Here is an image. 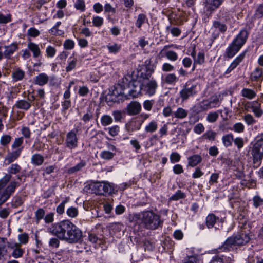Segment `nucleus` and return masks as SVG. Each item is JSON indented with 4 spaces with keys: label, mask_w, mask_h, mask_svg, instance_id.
Returning <instances> with one entry per match:
<instances>
[{
    "label": "nucleus",
    "mask_w": 263,
    "mask_h": 263,
    "mask_svg": "<svg viewBox=\"0 0 263 263\" xmlns=\"http://www.w3.org/2000/svg\"><path fill=\"white\" fill-rule=\"evenodd\" d=\"M49 232L61 240L69 243L79 242L82 238V232L69 220H64L53 224Z\"/></svg>",
    "instance_id": "nucleus-1"
},
{
    "label": "nucleus",
    "mask_w": 263,
    "mask_h": 263,
    "mask_svg": "<svg viewBox=\"0 0 263 263\" xmlns=\"http://www.w3.org/2000/svg\"><path fill=\"white\" fill-rule=\"evenodd\" d=\"M142 84L137 80L130 81L127 87L122 88L121 85H118L110 95L112 102H119L130 98H137L142 92Z\"/></svg>",
    "instance_id": "nucleus-2"
},
{
    "label": "nucleus",
    "mask_w": 263,
    "mask_h": 263,
    "mask_svg": "<svg viewBox=\"0 0 263 263\" xmlns=\"http://www.w3.org/2000/svg\"><path fill=\"white\" fill-rule=\"evenodd\" d=\"M131 221L141 224L149 230H155L161 224L160 216L152 211H144L135 213L130 218Z\"/></svg>",
    "instance_id": "nucleus-3"
},
{
    "label": "nucleus",
    "mask_w": 263,
    "mask_h": 263,
    "mask_svg": "<svg viewBox=\"0 0 263 263\" xmlns=\"http://www.w3.org/2000/svg\"><path fill=\"white\" fill-rule=\"evenodd\" d=\"M249 235L242 233L237 235H233L228 238L218 248V252H228L236 248L237 246H243L250 240Z\"/></svg>",
    "instance_id": "nucleus-4"
},
{
    "label": "nucleus",
    "mask_w": 263,
    "mask_h": 263,
    "mask_svg": "<svg viewBox=\"0 0 263 263\" xmlns=\"http://www.w3.org/2000/svg\"><path fill=\"white\" fill-rule=\"evenodd\" d=\"M249 235L242 233L237 235H233L228 238L218 248V252H228L236 248L237 246H243L250 240Z\"/></svg>",
    "instance_id": "nucleus-5"
},
{
    "label": "nucleus",
    "mask_w": 263,
    "mask_h": 263,
    "mask_svg": "<svg viewBox=\"0 0 263 263\" xmlns=\"http://www.w3.org/2000/svg\"><path fill=\"white\" fill-rule=\"evenodd\" d=\"M11 176L6 174L0 179V205L5 203L14 193L15 189L20 185L17 181H12L4 189L11 179Z\"/></svg>",
    "instance_id": "nucleus-6"
},
{
    "label": "nucleus",
    "mask_w": 263,
    "mask_h": 263,
    "mask_svg": "<svg viewBox=\"0 0 263 263\" xmlns=\"http://www.w3.org/2000/svg\"><path fill=\"white\" fill-rule=\"evenodd\" d=\"M249 34V32L246 29L240 30L226 49V53L228 58H233L239 52L246 43Z\"/></svg>",
    "instance_id": "nucleus-7"
},
{
    "label": "nucleus",
    "mask_w": 263,
    "mask_h": 263,
    "mask_svg": "<svg viewBox=\"0 0 263 263\" xmlns=\"http://www.w3.org/2000/svg\"><path fill=\"white\" fill-rule=\"evenodd\" d=\"M251 155L253 163L260 164L263 159V133L257 135L254 140Z\"/></svg>",
    "instance_id": "nucleus-8"
},
{
    "label": "nucleus",
    "mask_w": 263,
    "mask_h": 263,
    "mask_svg": "<svg viewBox=\"0 0 263 263\" xmlns=\"http://www.w3.org/2000/svg\"><path fill=\"white\" fill-rule=\"evenodd\" d=\"M217 18L213 22L212 29L218 31L217 34L218 36L219 33H224L227 30V26L226 22L228 18L227 10L222 8L217 13Z\"/></svg>",
    "instance_id": "nucleus-9"
},
{
    "label": "nucleus",
    "mask_w": 263,
    "mask_h": 263,
    "mask_svg": "<svg viewBox=\"0 0 263 263\" xmlns=\"http://www.w3.org/2000/svg\"><path fill=\"white\" fill-rule=\"evenodd\" d=\"M198 85L197 83L191 81H187L180 91L179 95L183 101L187 100L190 97L197 95L198 91Z\"/></svg>",
    "instance_id": "nucleus-10"
},
{
    "label": "nucleus",
    "mask_w": 263,
    "mask_h": 263,
    "mask_svg": "<svg viewBox=\"0 0 263 263\" xmlns=\"http://www.w3.org/2000/svg\"><path fill=\"white\" fill-rule=\"evenodd\" d=\"M89 188L96 194L102 195L104 193H111L114 189L109 183L104 182H96L89 184Z\"/></svg>",
    "instance_id": "nucleus-11"
},
{
    "label": "nucleus",
    "mask_w": 263,
    "mask_h": 263,
    "mask_svg": "<svg viewBox=\"0 0 263 263\" xmlns=\"http://www.w3.org/2000/svg\"><path fill=\"white\" fill-rule=\"evenodd\" d=\"M78 131V129L74 128L66 134L65 144L67 148L72 150L78 147V138L77 134Z\"/></svg>",
    "instance_id": "nucleus-12"
},
{
    "label": "nucleus",
    "mask_w": 263,
    "mask_h": 263,
    "mask_svg": "<svg viewBox=\"0 0 263 263\" xmlns=\"http://www.w3.org/2000/svg\"><path fill=\"white\" fill-rule=\"evenodd\" d=\"M6 247H7L11 251L10 254V257L17 259L21 258L23 256L25 251L21 248V246L20 243L13 241L9 242L6 241Z\"/></svg>",
    "instance_id": "nucleus-13"
},
{
    "label": "nucleus",
    "mask_w": 263,
    "mask_h": 263,
    "mask_svg": "<svg viewBox=\"0 0 263 263\" xmlns=\"http://www.w3.org/2000/svg\"><path fill=\"white\" fill-rule=\"evenodd\" d=\"M142 84V93L149 96H152L156 93L158 85L155 80H148Z\"/></svg>",
    "instance_id": "nucleus-14"
},
{
    "label": "nucleus",
    "mask_w": 263,
    "mask_h": 263,
    "mask_svg": "<svg viewBox=\"0 0 263 263\" xmlns=\"http://www.w3.org/2000/svg\"><path fill=\"white\" fill-rule=\"evenodd\" d=\"M35 97L34 95H31L29 92L27 100L22 99L17 101L15 104L16 108L24 110H28L31 106L32 102L34 101Z\"/></svg>",
    "instance_id": "nucleus-15"
},
{
    "label": "nucleus",
    "mask_w": 263,
    "mask_h": 263,
    "mask_svg": "<svg viewBox=\"0 0 263 263\" xmlns=\"http://www.w3.org/2000/svg\"><path fill=\"white\" fill-rule=\"evenodd\" d=\"M246 109H251L257 118H260L263 115V110L261 108V104L257 101L248 103L245 105Z\"/></svg>",
    "instance_id": "nucleus-16"
},
{
    "label": "nucleus",
    "mask_w": 263,
    "mask_h": 263,
    "mask_svg": "<svg viewBox=\"0 0 263 263\" xmlns=\"http://www.w3.org/2000/svg\"><path fill=\"white\" fill-rule=\"evenodd\" d=\"M224 0H204L203 3L207 12L212 13L219 8Z\"/></svg>",
    "instance_id": "nucleus-17"
},
{
    "label": "nucleus",
    "mask_w": 263,
    "mask_h": 263,
    "mask_svg": "<svg viewBox=\"0 0 263 263\" xmlns=\"http://www.w3.org/2000/svg\"><path fill=\"white\" fill-rule=\"evenodd\" d=\"M248 50H246L238 55L231 63L225 73H229L234 69L243 60Z\"/></svg>",
    "instance_id": "nucleus-18"
},
{
    "label": "nucleus",
    "mask_w": 263,
    "mask_h": 263,
    "mask_svg": "<svg viewBox=\"0 0 263 263\" xmlns=\"http://www.w3.org/2000/svg\"><path fill=\"white\" fill-rule=\"evenodd\" d=\"M141 109V104L137 101H133L127 105V112L129 115H136L140 112Z\"/></svg>",
    "instance_id": "nucleus-19"
},
{
    "label": "nucleus",
    "mask_w": 263,
    "mask_h": 263,
    "mask_svg": "<svg viewBox=\"0 0 263 263\" xmlns=\"http://www.w3.org/2000/svg\"><path fill=\"white\" fill-rule=\"evenodd\" d=\"M5 48L4 57L6 59H10L12 55L18 49V46L17 44L12 43L9 46H5Z\"/></svg>",
    "instance_id": "nucleus-20"
},
{
    "label": "nucleus",
    "mask_w": 263,
    "mask_h": 263,
    "mask_svg": "<svg viewBox=\"0 0 263 263\" xmlns=\"http://www.w3.org/2000/svg\"><path fill=\"white\" fill-rule=\"evenodd\" d=\"M195 111L199 112L210 109L209 100H203L196 104L194 106Z\"/></svg>",
    "instance_id": "nucleus-21"
},
{
    "label": "nucleus",
    "mask_w": 263,
    "mask_h": 263,
    "mask_svg": "<svg viewBox=\"0 0 263 263\" xmlns=\"http://www.w3.org/2000/svg\"><path fill=\"white\" fill-rule=\"evenodd\" d=\"M49 81V77L45 73H41L35 77L34 83L39 86H43Z\"/></svg>",
    "instance_id": "nucleus-22"
},
{
    "label": "nucleus",
    "mask_w": 263,
    "mask_h": 263,
    "mask_svg": "<svg viewBox=\"0 0 263 263\" xmlns=\"http://www.w3.org/2000/svg\"><path fill=\"white\" fill-rule=\"evenodd\" d=\"M24 77L25 71L20 68H15L12 73V78L14 82L22 80Z\"/></svg>",
    "instance_id": "nucleus-23"
},
{
    "label": "nucleus",
    "mask_w": 263,
    "mask_h": 263,
    "mask_svg": "<svg viewBox=\"0 0 263 263\" xmlns=\"http://www.w3.org/2000/svg\"><path fill=\"white\" fill-rule=\"evenodd\" d=\"M23 147L21 148H18L12 153H9L6 158V160L8 161V163H10L13 161L16 160L21 155V153L22 151Z\"/></svg>",
    "instance_id": "nucleus-24"
},
{
    "label": "nucleus",
    "mask_w": 263,
    "mask_h": 263,
    "mask_svg": "<svg viewBox=\"0 0 263 263\" xmlns=\"http://www.w3.org/2000/svg\"><path fill=\"white\" fill-rule=\"evenodd\" d=\"M219 220V218L216 216L214 214H209L206 218V226L209 229L212 228Z\"/></svg>",
    "instance_id": "nucleus-25"
},
{
    "label": "nucleus",
    "mask_w": 263,
    "mask_h": 263,
    "mask_svg": "<svg viewBox=\"0 0 263 263\" xmlns=\"http://www.w3.org/2000/svg\"><path fill=\"white\" fill-rule=\"evenodd\" d=\"M188 165L191 167H195L202 161L201 157L199 155H194L188 158Z\"/></svg>",
    "instance_id": "nucleus-26"
},
{
    "label": "nucleus",
    "mask_w": 263,
    "mask_h": 263,
    "mask_svg": "<svg viewBox=\"0 0 263 263\" xmlns=\"http://www.w3.org/2000/svg\"><path fill=\"white\" fill-rule=\"evenodd\" d=\"M263 78V69L260 67H256L251 75V80L253 81H257Z\"/></svg>",
    "instance_id": "nucleus-27"
},
{
    "label": "nucleus",
    "mask_w": 263,
    "mask_h": 263,
    "mask_svg": "<svg viewBox=\"0 0 263 263\" xmlns=\"http://www.w3.org/2000/svg\"><path fill=\"white\" fill-rule=\"evenodd\" d=\"M44 161V157L40 154H35L31 156V162L36 166L41 165Z\"/></svg>",
    "instance_id": "nucleus-28"
},
{
    "label": "nucleus",
    "mask_w": 263,
    "mask_h": 263,
    "mask_svg": "<svg viewBox=\"0 0 263 263\" xmlns=\"http://www.w3.org/2000/svg\"><path fill=\"white\" fill-rule=\"evenodd\" d=\"M241 95L243 97L251 100L256 96V93L253 90L250 88H243L241 91Z\"/></svg>",
    "instance_id": "nucleus-29"
},
{
    "label": "nucleus",
    "mask_w": 263,
    "mask_h": 263,
    "mask_svg": "<svg viewBox=\"0 0 263 263\" xmlns=\"http://www.w3.org/2000/svg\"><path fill=\"white\" fill-rule=\"evenodd\" d=\"M86 165V161L85 160H81L80 162L68 170L69 174H73L79 172Z\"/></svg>",
    "instance_id": "nucleus-30"
},
{
    "label": "nucleus",
    "mask_w": 263,
    "mask_h": 263,
    "mask_svg": "<svg viewBox=\"0 0 263 263\" xmlns=\"http://www.w3.org/2000/svg\"><path fill=\"white\" fill-rule=\"evenodd\" d=\"M27 46L28 49L32 52L34 57L37 58L40 55L41 50L38 45L30 42L28 43Z\"/></svg>",
    "instance_id": "nucleus-31"
},
{
    "label": "nucleus",
    "mask_w": 263,
    "mask_h": 263,
    "mask_svg": "<svg viewBox=\"0 0 263 263\" xmlns=\"http://www.w3.org/2000/svg\"><path fill=\"white\" fill-rule=\"evenodd\" d=\"M222 142L226 147L231 146L234 140V136L232 133L225 135L222 137Z\"/></svg>",
    "instance_id": "nucleus-32"
},
{
    "label": "nucleus",
    "mask_w": 263,
    "mask_h": 263,
    "mask_svg": "<svg viewBox=\"0 0 263 263\" xmlns=\"http://www.w3.org/2000/svg\"><path fill=\"white\" fill-rule=\"evenodd\" d=\"M158 128V122L155 120L151 121L145 127L144 131L146 133H153L155 132Z\"/></svg>",
    "instance_id": "nucleus-33"
},
{
    "label": "nucleus",
    "mask_w": 263,
    "mask_h": 263,
    "mask_svg": "<svg viewBox=\"0 0 263 263\" xmlns=\"http://www.w3.org/2000/svg\"><path fill=\"white\" fill-rule=\"evenodd\" d=\"M187 114V111L182 107H178L173 113L174 117L179 119H182L186 118Z\"/></svg>",
    "instance_id": "nucleus-34"
},
{
    "label": "nucleus",
    "mask_w": 263,
    "mask_h": 263,
    "mask_svg": "<svg viewBox=\"0 0 263 263\" xmlns=\"http://www.w3.org/2000/svg\"><path fill=\"white\" fill-rule=\"evenodd\" d=\"M106 48L110 53L116 54L118 53L121 48V45L116 43H109L107 45Z\"/></svg>",
    "instance_id": "nucleus-35"
},
{
    "label": "nucleus",
    "mask_w": 263,
    "mask_h": 263,
    "mask_svg": "<svg viewBox=\"0 0 263 263\" xmlns=\"http://www.w3.org/2000/svg\"><path fill=\"white\" fill-rule=\"evenodd\" d=\"M6 240V238L0 237V260H1L7 253Z\"/></svg>",
    "instance_id": "nucleus-36"
},
{
    "label": "nucleus",
    "mask_w": 263,
    "mask_h": 263,
    "mask_svg": "<svg viewBox=\"0 0 263 263\" xmlns=\"http://www.w3.org/2000/svg\"><path fill=\"white\" fill-rule=\"evenodd\" d=\"M178 80V78L175 73H168L166 74L163 79L164 83L167 84H173L175 83Z\"/></svg>",
    "instance_id": "nucleus-37"
},
{
    "label": "nucleus",
    "mask_w": 263,
    "mask_h": 263,
    "mask_svg": "<svg viewBox=\"0 0 263 263\" xmlns=\"http://www.w3.org/2000/svg\"><path fill=\"white\" fill-rule=\"evenodd\" d=\"M113 122L112 117L108 115H104L101 118V123L102 126H106Z\"/></svg>",
    "instance_id": "nucleus-38"
},
{
    "label": "nucleus",
    "mask_w": 263,
    "mask_h": 263,
    "mask_svg": "<svg viewBox=\"0 0 263 263\" xmlns=\"http://www.w3.org/2000/svg\"><path fill=\"white\" fill-rule=\"evenodd\" d=\"M242 118L245 123L248 126L252 125L257 122L253 116L249 114L244 115Z\"/></svg>",
    "instance_id": "nucleus-39"
},
{
    "label": "nucleus",
    "mask_w": 263,
    "mask_h": 263,
    "mask_svg": "<svg viewBox=\"0 0 263 263\" xmlns=\"http://www.w3.org/2000/svg\"><path fill=\"white\" fill-rule=\"evenodd\" d=\"M147 17L145 14L143 13L139 14L135 23L136 26L138 28H140L142 24L145 23Z\"/></svg>",
    "instance_id": "nucleus-40"
},
{
    "label": "nucleus",
    "mask_w": 263,
    "mask_h": 263,
    "mask_svg": "<svg viewBox=\"0 0 263 263\" xmlns=\"http://www.w3.org/2000/svg\"><path fill=\"white\" fill-rule=\"evenodd\" d=\"M204 54L202 52H199L197 56L196 57L195 59L194 60V65L193 67V70L195 67V64H202L204 62Z\"/></svg>",
    "instance_id": "nucleus-41"
},
{
    "label": "nucleus",
    "mask_w": 263,
    "mask_h": 263,
    "mask_svg": "<svg viewBox=\"0 0 263 263\" xmlns=\"http://www.w3.org/2000/svg\"><path fill=\"white\" fill-rule=\"evenodd\" d=\"M218 116V112L212 111L208 114L206 119L209 123H214L217 120Z\"/></svg>",
    "instance_id": "nucleus-42"
},
{
    "label": "nucleus",
    "mask_w": 263,
    "mask_h": 263,
    "mask_svg": "<svg viewBox=\"0 0 263 263\" xmlns=\"http://www.w3.org/2000/svg\"><path fill=\"white\" fill-rule=\"evenodd\" d=\"M45 211L43 208H39L35 212V219L36 222L45 217Z\"/></svg>",
    "instance_id": "nucleus-43"
},
{
    "label": "nucleus",
    "mask_w": 263,
    "mask_h": 263,
    "mask_svg": "<svg viewBox=\"0 0 263 263\" xmlns=\"http://www.w3.org/2000/svg\"><path fill=\"white\" fill-rule=\"evenodd\" d=\"M85 3L84 0H76L74 4V7L81 12L85 10Z\"/></svg>",
    "instance_id": "nucleus-44"
},
{
    "label": "nucleus",
    "mask_w": 263,
    "mask_h": 263,
    "mask_svg": "<svg viewBox=\"0 0 263 263\" xmlns=\"http://www.w3.org/2000/svg\"><path fill=\"white\" fill-rule=\"evenodd\" d=\"M115 153H112L108 151H103L100 154V156L102 159L105 160H110L115 155Z\"/></svg>",
    "instance_id": "nucleus-45"
},
{
    "label": "nucleus",
    "mask_w": 263,
    "mask_h": 263,
    "mask_svg": "<svg viewBox=\"0 0 263 263\" xmlns=\"http://www.w3.org/2000/svg\"><path fill=\"white\" fill-rule=\"evenodd\" d=\"M79 212L77 208L71 206L66 210L67 215L71 218H74L78 215Z\"/></svg>",
    "instance_id": "nucleus-46"
},
{
    "label": "nucleus",
    "mask_w": 263,
    "mask_h": 263,
    "mask_svg": "<svg viewBox=\"0 0 263 263\" xmlns=\"http://www.w3.org/2000/svg\"><path fill=\"white\" fill-rule=\"evenodd\" d=\"M216 135V133L215 132L210 130L206 131L202 136V138L203 139H208L210 141H214L215 140Z\"/></svg>",
    "instance_id": "nucleus-47"
},
{
    "label": "nucleus",
    "mask_w": 263,
    "mask_h": 263,
    "mask_svg": "<svg viewBox=\"0 0 263 263\" xmlns=\"http://www.w3.org/2000/svg\"><path fill=\"white\" fill-rule=\"evenodd\" d=\"M167 31L170 32L173 36H178L181 34V30L178 27H171V25L166 27Z\"/></svg>",
    "instance_id": "nucleus-48"
},
{
    "label": "nucleus",
    "mask_w": 263,
    "mask_h": 263,
    "mask_svg": "<svg viewBox=\"0 0 263 263\" xmlns=\"http://www.w3.org/2000/svg\"><path fill=\"white\" fill-rule=\"evenodd\" d=\"M165 56L167 59L171 61H176L178 58V55L175 51L172 50H168L166 52Z\"/></svg>",
    "instance_id": "nucleus-49"
},
{
    "label": "nucleus",
    "mask_w": 263,
    "mask_h": 263,
    "mask_svg": "<svg viewBox=\"0 0 263 263\" xmlns=\"http://www.w3.org/2000/svg\"><path fill=\"white\" fill-rule=\"evenodd\" d=\"M112 115L116 122H121L122 119L123 118V112L121 110H114L112 112Z\"/></svg>",
    "instance_id": "nucleus-50"
},
{
    "label": "nucleus",
    "mask_w": 263,
    "mask_h": 263,
    "mask_svg": "<svg viewBox=\"0 0 263 263\" xmlns=\"http://www.w3.org/2000/svg\"><path fill=\"white\" fill-rule=\"evenodd\" d=\"M18 239L19 241V242H18V243H20L21 246L22 244L26 245V243H28V235L26 233L21 234L18 236Z\"/></svg>",
    "instance_id": "nucleus-51"
},
{
    "label": "nucleus",
    "mask_w": 263,
    "mask_h": 263,
    "mask_svg": "<svg viewBox=\"0 0 263 263\" xmlns=\"http://www.w3.org/2000/svg\"><path fill=\"white\" fill-rule=\"evenodd\" d=\"M93 117L92 112L91 111L90 108H88L87 110V112L83 115L82 118V120L86 123L90 121Z\"/></svg>",
    "instance_id": "nucleus-52"
},
{
    "label": "nucleus",
    "mask_w": 263,
    "mask_h": 263,
    "mask_svg": "<svg viewBox=\"0 0 263 263\" xmlns=\"http://www.w3.org/2000/svg\"><path fill=\"white\" fill-rule=\"evenodd\" d=\"M209 101L210 105V109L219 106L221 103V101L217 97L211 98Z\"/></svg>",
    "instance_id": "nucleus-53"
},
{
    "label": "nucleus",
    "mask_w": 263,
    "mask_h": 263,
    "mask_svg": "<svg viewBox=\"0 0 263 263\" xmlns=\"http://www.w3.org/2000/svg\"><path fill=\"white\" fill-rule=\"evenodd\" d=\"M68 201V199L66 198L57 207L56 212L58 214L61 215L64 213L65 211V204L67 203Z\"/></svg>",
    "instance_id": "nucleus-54"
},
{
    "label": "nucleus",
    "mask_w": 263,
    "mask_h": 263,
    "mask_svg": "<svg viewBox=\"0 0 263 263\" xmlns=\"http://www.w3.org/2000/svg\"><path fill=\"white\" fill-rule=\"evenodd\" d=\"M21 167L17 164H12L8 168V172L10 174H15L21 171Z\"/></svg>",
    "instance_id": "nucleus-55"
},
{
    "label": "nucleus",
    "mask_w": 263,
    "mask_h": 263,
    "mask_svg": "<svg viewBox=\"0 0 263 263\" xmlns=\"http://www.w3.org/2000/svg\"><path fill=\"white\" fill-rule=\"evenodd\" d=\"M253 206L255 208H257L260 206L263 205V199L259 196L256 195L253 198Z\"/></svg>",
    "instance_id": "nucleus-56"
},
{
    "label": "nucleus",
    "mask_w": 263,
    "mask_h": 263,
    "mask_svg": "<svg viewBox=\"0 0 263 263\" xmlns=\"http://www.w3.org/2000/svg\"><path fill=\"white\" fill-rule=\"evenodd\" d=\"M75 43L74 41L70 39H67L65 41L63 46L66 50H71L74 47Z\"/></svg>",
    "instance_id": "nucleus-57"
},
{
    "label": "nucleus",
    "mask_w": 263,
    "mask_h": 263,
    "mask_svg": "<svg viewBox=\"0 0 263 263\" xmlns=\"http://www.w3.org/2000/svg\"><path fill=\"white\" fill-rule=\"evenodd\" d=\"M77 60L76 59H73L72 60L69 61L67 66L66 67V71L67 72H70L74 69L77 65Z\"/></svg>",
    "instance_id": "nucleus-58"
},
{
    "label": "nucleus",
    "mask_w": 263,
    "mask_h": 263,
    "mask_svg": "<svg viewBox=\"0 0 263 263\" xmlns=\"http://www.w3.org/2000/svg\"><path fill=\"white\" fill-rule=\"evenodd\" d=\"M120 131V127L118 125H114L108 128V133L112 137L118 135Z\"/></svg>",
    "instance_id": "nucleus-59"
},
{
    "label": "nucleus",
    "mask_w": 263,
    "mask_h": 263,
    "mask_svg": "<svg viewBox=\"0 0 263 263\" xmlns=\"http://www.w3.org/2000/svg\"><path fill=\"white\" fill-rule=\"evenodd\" d=\"M11 140V137L8 135H4L2 136L0 143L1 145L3 146H6L8 145Z\"/></svg>",
    "instance_id": "nucleus-60"
},
{
    "label": "nucleus",
    "mask_w": 263,
    "mask_h": 263,
    "mask_svg": "<svg viewBox=\"0 0 263 263\" xmlns=\"http://www.w3.org/2000/svg\"><path fill=\"white\" fill-rule=\"evenodd\" d=\"M104 20L102 17L97 16H94L92 18L93 25L97 27H100L103 23Z\"/></svg>",
    "instance_id": "nucleus-61"
},
{
    "label": "nucleus",
    "mask_w": 263,
    "mask_h": 263,
    "mask_svg": "<svg viewBox=\"0 0 263 263\" xmlns=\"http://www.w3.org/2000/svg\"><path fill=\"white\" fill-rule=\"evenodd\" d=\"M180 155L177 152L172 153L170 155V161L172 163L178 162L180 160Z\"/></svg>",
    "instance_id": "nucleus-62"
},
{
    "label": "nucleus",
    "mask_w": 263,
    "mask_h": 263,
    "mask_svg": "<svg viewBox=\"0 0 263 263\" xmlns=\"http://www.w3.org/2000/svg\"><path fill=\"white\" fill-rule=\"evenodd\" d=\"M233 130L236 133H242L244 131L245 126L242 123L238 122L234 124Z\"/></svg>",
    "instance_id": "nucleus-63"
},
{
    "label": "nucleus",
    "mask_w": 263,
    "mask_h": 263,
    "mask_svg": "<svg viewBox=\"0 0 263 263\" xmlns=\"http://www.w3.org/2000/svg\"><path fill=\"white\" fill-rule=\"evenodd\" d=\"M27 34L29 36L35 37L40 34L39 30L35 28H30L27 31Z\"/></svg>",
    "instance_id": "nucleus-64"
}]
</instances>
